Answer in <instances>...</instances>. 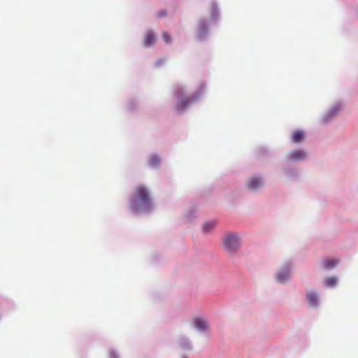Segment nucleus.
<instances>
[{
  "instance_id": "nucleus-1",
  "label": "nucleus",
  "mask_w": 358,
  "mask_h": 358,
  "mask_svg": "<svg viewBox=\"0 0 358 358\" xmlns=\"http://www.w3.org/2000/svg\"><path fill=\"white\" fill-rule=\"evenodd\" d=\"M130 206L131 209L136 211L151 208V196L150 192L144 186L140 185L136 187L135 194L130 200Z\"/></svg>"
},
{
  "instance_id": "nucleus-2",
  "label": "nucleus",
  "mask_w": 358,
  "mask_h": 358,
  "mask_svg": "<svg viewBox=\"0 0 358 358\" xmlns=\"http://www.w3.org/2000/svg\"><path fill=\"white\" fill-rule=\"evenodd\" d=\"M240 245V238L236 234H228L223 238L222 245L227 251H235Z\"/></svg>"
},
{
  "instance_id": "nucleus-3",
  "label": "nucleus",
  "mask_w": 358,
  "mask_h": 358,
  "mask_svg": "<svg viewBox=\"0 0 358 358\" xmlns=\"http://www.w3.org/2000/svg\"><path fill=\"white\" fill-rule=\"evenodd\" d=\"M176 96L178 99V102L176 104V110L178 111H182L186 108V107L194 101L197 96H192L190 98H186L184 92L182 89H178L176 91Z\"/></svg>"
},
{
  "instance_id": "nucleus-4",
  "label": "nucleus",
  "mask_w": 358,
  "mask_h": 358,
  "mask_svg": "<svg viewBox=\"0 0 358 358\" xmlns=\"http://www.w3.org/2000/svg\"><path fill=\"white\" fill-rule=\"evenodd\" d=\"M291 273V267L287 265L282 270L276 274V279L280 282H285L289 278Z\"/></svg>"
},
{
  "instance_id": "nucleus-5",
  "label": "nucleus",
  "mask_w": 358,
  "mask_h": 358,
  "mask_svg": "<svg viewBox=\"0 0 358 358\" xmlns=\"http://www.w3.org/2000/svg\"><path fill=\"white\" fill-rule=\"evenodd\" d=\"M306 157V152L303 150H294L287 155V159L290 161H299L305 159Z\"/></svg>"
},
{
  "instance_id": "nucleus-6",
  "label": "nucleus",
  "mask_w": 358,
  "mask_h": 358,
  "mask_svg": "<svg viewBox=\"0 0 358 358\" xmlns=\"http://www.w3.org/2000/svg\"><path fill=\"white\" fill-rule=\"evenodd\" d=\"M305 138L304 132L301 130H295L291 134V139L294 143H301Z\"/></svg>"
},
{
  "instance_id": "nucleus-7",
  "label": "nucleus",
  "mask_w": 358,
  "mask_h": 358,
  "mask_svg": "<svg viewBox=\"0 0 358 358\" xmlns=\"http://www.w3.org/2000/svg\"><path fill=\"white\" fill-rule=\"evenodd\" d=\"M208 31V24L206 21L201 20L198 24L197 35L199 38L203 37Z\"/></svg>"
},
{
  "instance_id": "nucleus-8",
  "label": "nucleus",
  "mask_w": 358,
  "mask_h": 358,
  "mask_svg": "<svg viewBox=\"0 0 358 358\" xmlns=\"http://www.w3.org/2000/svg\"><path fill=\"white\" fill-rule=\"evenodd\" d=\"M263 185V182L261 178L254 177L250 178L248 181V186L251 189H255Z\"/></svg>"
},
{
  "instance_id": "nucleus-9",
  "label": "nucleus",
  "mask_w": 358,
  "mask_h": 358,
  "mask_svg": "<svg viewBox=\"0 0 358 358\" xmlns=\"http://www.w3.org/2000/svg\"><path fill=\"white\" fill-rule=\"evenodd\" d=\"M156 41V37L152 31H148L143 39V43L146 46H150L153 45Z\"/></svg>"
},
{
  "instance_id": "nucleus-10",
  "label": "nucleus",
  "mask_w": 358,
  "mask_h": 358,
  "mask_svg": "<svg viewBox=\"0 0 358 358\" xmlns=\"http://www.w3.org/2000/svg\"><path fill=\"white\" fill-rule=\"evenodd\" d=\"M194 324L196 329L201 331H204L208 328V323L206 320L202 318H196Z\"/></svg>"
},
{
  "instance_id": "nucleus-11",
  "label": "nucleus",
  "mask_w": 358,
  "mask_h": 358,
  "mask_svg": "<svg viewBox=\"0 0 358 358\" xmlns=\"http://www.w3.org/2000/svg\"><path fill=\"white\" fill-rule=\"evenodd\" d=\"M307 299L311 306H316L318 303V296L317 294L313 292L307 294Z\"/></svg>"
},
{
  "instance_id": "nucleus-12",
  "label": "nucleus",
  "mask_w": 358,
  "mask_h": 358,
  "mask_svg": "<svg viewBox=\"0 0 358 358\" xmlns=\"http://www.w3.org/2000/svg\"><path fill=\"white\" fill-rule=\"evenodd\" d=\"M338 263V260L334 259H325L322 261L323 267L327 269L335 267Z\"/></svg>"
},
{
  "instance_id": "nucleus-13",
  "label": "nucleus",
  "mask_w": 358,
  "mask_h": 358,
  "mask_svg": "<svg viewBox=\"0 0 358 358\" xmlns=\"http://www.w3.org/2000/svg\"><path fill=\"white\" fill-rule=\"evenodd\" d=\"M216 225L215 221H209L203 224V230L206 233L212 231Z\"/></svg>"
},
{
  "instance_id": "nucleus-14",
  "label": "nucleus",
  "mask_w": 358,
  "mask_h": 358,
  "mask_svg": "<svg viewBox=\"0 0 358 358\" xmlns=\"http://www.w3.org/2000/svg\"><path fill=\"white\" fill-rule=\"evenodd\" d=\"M160 159L156 155H152L149 158L148 164L152 167H155L159 164Z\"/></svg>"
},
{
  "instance_id": "nucleus-15",
  "label": "nucleus",
  "mask_w": 358,
  "mask_h": 358,
  "mask_svg": "<svg viewBox=\"0 0 358 358\" xmlns=\"http://www.w3.org/2000/svg\"><path fill=\"white\" fill-rule=\"evenodd\" d=\"M336 284V278L335 277H329L325 280L327 287H334Z\"/></svg>"
},
{
  "instance_id": "nucleus-16",
  "label": "nucleus",
  "mask_w": 358,
  "mask_h": 358,
  "mask_svg": "<svg viewBox=\"0 0 358 358\" xmlns=\"http://www.w3.org/2000/svg\"><path fill=\"white\" fill-rule=\"evenodd\" d=\"M218 13L217 7L215 3H213L210 6V15L213 19H215L217 17Z\"/></svg>"
},
{
  "instance_id": "nucleus-17",
  "label": "nucleus",
  "mask_w": 358,
  "mask_h": 358,
  "mask_svg": "<svg viewBox=\"0 0 358 358\" xmlns=\"http://www.w3.org/2000/svg\"><path fill=\"white\" fill-rule=\"evenodd\" d=\"M162 38L165 43H170L171 41V37L170 34L166 31L162 32Z\"/></svg>"
},
{
  "instance_id": "nucleus-18",
  "label": "nucleus",
  "mask_w": 358,
  "mask_h": 358,
  "mask_svg": "<svg viewBox=\"0 0 358 358\" xmlns=\"http://www.w3.org/2000/svg\"><path fill=\"white\" fill-rule=\"evenodd\" d=\"M157 17H165L166 15V10H160L157 14Z\"/></svg>"
},
{
  "instance_id": "nucleus-19",
  "label": "nucleus",
  "mask_w": 358,
  "mask_h": 358,
  "mask_svg": "<svg viewBox=\"0 0 358 358\" xmlns=\"http://www.w3.org/2000/svg\"><path fill=\"white\" fill-rule=\"evenodd\" d=\"M109 357L110 358H118V356L114 351H110L109 352Z\"/></svg>"
},
{
  "instance_id": "nucleus-20",
  "label": "nucleus",
  "mask_w": 358,
  "mask_h": 358,
  "mask_svg": "<svg viewBox=\"0 0 358 358\" xmlns=\"http://www.w3.org/2000/svg\"><path fill=\"white\" fill-rule=\"evenodd\" d=\"M184 358H186V357H184Z\"/></svg>"
}]
</instances>
